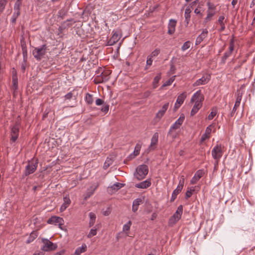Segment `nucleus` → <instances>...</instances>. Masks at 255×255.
I'll use <instances>...</instances> for the list:
<instances>
[{
  "label": "nucleus",
  "mask_w": 255,
  "mask_h": 255,
  "mask_svg": "<svg viewBox=\"0 0 255 255\" xmlns=\"http://www.w3.org/2000/svg\"><path fill=\"white\" fill-rule=\"evenodd\" d=\"M47 50V46L43 44L38 47H35L32 51V54L37 60H40L45 55Z\"/></svg>",
  "instance_id": "f257e3e1"
},
{
  "label": "nucleus",
  "mask_w": 255,
  "mask_h": 255,
  "mask_svg": "<svg viewBox=\"0 0 255 255\" xmlns=\"http://www.w3.org/2000/svg\"><path fill=\"white\" fill-rule=\"evenodd\" d=\"M148 172V168L146 165L142 164L138 166L136 169L134 176L138 180H140L144 178Z\"/></svg>",
  "instance_id": "f03ea898"
},
{
  "label": "nucleus",
  "mask_w": 255,
  "mask_h": 255,
  "mask_svg": "<svg viewBox=\"0 0 255 255\" xmlns=\"http://www.w3.org/2000/svg\"><path fill=\"white\" fill-rule=\"evenodd\" d=\"M22 4L21 0H16L13 7V13L11 18L12 24H15L17 18L20 14V7Z\"/></svg>",
  "instance_id": "7ed1b4c3"
},
{
  "label": "nucleus",
  "mask_w": 255,
  "mask_h": 255,
  "mask_svg": "<svg viewBox=\"0 0 255 255\" xmlns=\"http://www.w3.org/2000/svg\"><path fill=\"white\" fill-rule=\"evenodd\" d=\"M38 163V161L37 159L29 161L27 165L25 166L24 175L26 176L34 173L37 168Z\"/></svg>",
  "instance_id": "20e7f679"
},
{
  "label": "nucleus",
  "mask_w": 255,
  "mask_h": 255,
  "mask_svg": "<svg viewBox=\"0 0 255 255\" xmlns=\"http://www.w3.org/2000/svg\"><path fill=\"white\" fill-rule=\"evenodd\" d=\"M42 242L43 244L42 250L45 252L53 251L56 249L57 247L56 244H53L52 242L46 239H42Z\"/></svg>",
  "instance_id": "39448f33"
},
{
  "label": "nucleus",
  "mask_w": 255,
  "mask_h": 255,
  "mask_svg": "<svg viewBox=\"0 0 255 255\" xmlns=\"http://www.w3.org/2000/svg\"><path fill=\"white\" fill-rule=\"evenodd\" d=\"M213 158L216 160L217 164L218 163L220 159L223 155V151L221 145H217L212 150Z\"/></svg>",
  "instance_id": "423d86ee"
},
{
  "label": "nucleus",
  "mask_w": 255,
  "mask_h": 255,
  "mask_svg": "<svg viewBox=\"0 0 255 255\" xmlns=\"http://www.w3.org/2000/svg\"><path fill=\"white\" fill-rule=\"evenodd\" d=\"M183 213V206L180 205L177 208L176 211L173 215L169 220V223L171 224H175L178 221Z\"/></svg>",
  "instance_id": "0eeeda50"
},
{
  "label": "nucleus",
  "mask_w": 255,
  "mask_h": 255,
  "mask_svg": "<svg viewBox=\"0 0 255 255\" xmlns=\"http://www.w3.org/2000/svg\"><path fill=\"white\" fill-rule=\"evenodd\" d=\"M242 87L240 88V90H238L237 92V98L235 104V105L233 107V109L232 110V111L231 113L230 114V116L233 117L234 115V113L236 111L237 108L239 107L242 98V95L243 93L242 92H241V89Z\"/></svg>",
  "instance_id": "6e6552de"
},
{
  "label": "nucleus",
  "mask_w": 255,
  "mask_h": 255,
  "mask_svg": "<svg viewBox=\"0 0 255 255\" xmlns=\"http://www.w3.org/2000/svg\"><path fill=\"white\" fill-rule=\"evenodd\" d=\"M184 119V115L183 114L181 115L180 117L178 119V120L176 121L174 124L171 126L170 129L168 132V135L171 133V132L172 130H175L179 128L180 126L183 124Z\"/></svg>",
  "instance_id": "1a4fd4ad"
},
{
  "label": "nucleus",
  "mask_w": 255,
  "mask_h": 255,
  "mask_svg": "<svg viewBox=\"0 0 255 255\" xmlns=\"http://www.w3.org/2000/svg\"><path fill=\"white\" fill-rule=\"evenodd\" d=\"M204 100V97L201 94V90L197 91L192 96L191 102H195V103L202 104Z\"/></svg>",
  "instance_id": "9d476101"
},
{
  "label": "nucleus",
  "mask_w": 255,
  "mask_h": 255,
  "mask_svg": "<svg viewBox=\"0 0 255 255\" xmlns=\"http://www.w3.org/2000/svg\"><path fill=\"white\" fill-rule=\"evenodd\" d=\"M47 223L48 224H58L59 226H61L63 225L64 220L62 218L53 216L48 220Z\"/></svg>",
  "instance_id": "9b49d317"
},
{
  "label": "nucleus",
  "mask_w": 255,
  "mask_h": 255,
  "mask_svg": "<svg viewBox=\"0 0 255 255\" xmlns=\"http://www.w3.org/2000/svg\"><path fill=\"white\" fill-rule=\"evenodd\" d=\"M204 171L203 170H198L191 180V184H195L203 176Z\"/></svg>",
  "instance_id": "f8f14e48"
},
{
  "label": "nucleus",
  "mask_w": 255,
  "mask_h": 255,
  "mask_svg": "<svg viewBox=\"0 0 255 255\" xmlns=\"http://www.w3.org/2000/svg\"><path fill=\"white\" fill-rule=\"evenodd\" d=\"M158 140V133L157 132H155L153 135L151 139V143L150 145L149 146L147 150L148 151H150L151 150H153L154 149V146L155 145Z\"/></svg>",
  "instance_id": "ddd939ff"
},
{
  "label": "nucleus",
  "mask_w": 255,
  "mask_h": 255,
  "mask_svg": "<svg viewBox=\"0 0 255 255\" xmlns=\"http://www.w3.org/2000/svg\"><path fill=\"white\" fill-rule=\"evenodd\" d=\"M121 36L119 33V32L116 31L114 33L112 37L110 39V40L108 42V44L109 45H113L116 42H117L121 38Z\"/></svg>",
  "instance_id": "4468645a"
},
{
  "label": "nucleus",
  "mask_w": 255,
  "mask_h": 255,
  "mask_svg": "<svg viewBox=\"0 0 255 255\" xmlns=\"http://www.w3.org/2000/svg\"><path fill=\"white\" fill-rule=\"evenodd\" d=\"M210 76L207 75L206 77L203 76L200 79L197 80L193 84L194 86H198L201 85H205L210 80Z\"/></svg>",
  "instance_id": "2eb2a0df"
},
{
  "label": "nucleus",
  "mask_w": 255,
  "mask_h": 255,
  "mask_svg": "<svg viewBox=\"0 0 255 255\" xmlns=\"http://www.w3.org/2000/svg\"><path fill=\"white\" fill-rule=\"evenodd\" d=\"M176 22L177 21L175 19H170L168 26V33L169 34H172L174 32Z\"/></svg>",
  "instance_id": "dca6fc26"
},
{
  "label": "nucleus",
  "mask_w": 255,
  "mask_h": 255,
  "mask_svg": "<svg viewBox=\"0 0 255 255\" xmlns=\"http://www.w3.org/2000/svg\"><path fill=\"white\" fill-rule=\"evenodd\" d=\"M208 33V31L207 29H204L196 38L195 45H199L207 37Z\"/></svg>",
  "instance_id": "f3484780"
},
{
  "label": "nucleus",
  "mask_w": 255,
  "mask_h": 255,
  "mask_svg": "<svg viewBox=\"0 0 255 255\" xmlns=\"http://www.w3.org/2000/svg\"><path fill=\"white\" fill-rule=\"evenodd\" d=\"M98 184H94L91 186L89 188L87 189L86 193V196L84 198L85 200H87L94 194L95 191L98 188Z\"/></svg>",
  "instance_id": "a211bd4d"
},
{
  "label": "nucleus",
  "mask_w": 255,
  "mask_h": 255,
  "mask_svg": "<svg viewBox=\"0 0 255 255\" xmlns=\"http://www.w3.org/2000/svg\"><path fill=\"white\" fill-rule=\"evenodd\" d=\"M169 107V103H165L156 115V118L160 119L164 115Z\"/></svg>",
  "instance_id": "6ab92c4d"
},
{
  "label": "nucleus",
  "mask_w": 255,
  "mask_h": 255,
  "mask_svg": "<svg viewBox=\"0 0 255 255\" xmlns=\"http://www.w3.org/2000/svg\"><path fill=\"white\" fill-rule=\"evenodd\" d=\"M150 185L151 182L149 180H146L144 181L136 184L135 185V187L138 188L146 189L149 187Z\"/></svg>",
  "instance_id": "aec40b11"
},
{
  "label": "nucleus",
  "mask_w": 255,
  "mask_h": 255,
  "mask_svg": "<svg viewBox=\"0 0 255 255\" xmlns=\"http://www.w3.org/2000/svg\"><path fill=\"white\" fill-rule=\"evenodd\" d=\"M211 130L212 129L210 126H209L206 128L205 133H204L201 136V141L203 142L210 137V134L211 132Z\"/></svg>",
  "instance_id": "412c9836"
},
{
  "label": "nucleus",
  "mask_w": 255,
  "mask_h": 255,
  "mask_svg": "<svg viewBox=\"0 0 255 255\" xmlns=\"http://www.w3.org/2000/svg\"><path fill=\"white\" fill-rule=\"evenodd\" d=\"M87 249V246L86 244H83L81 247L78 248L75 252V255H80L82 253L86 252Z\"/></svg>",
  "instance_id": "4be33fe9"
},
{
  "label": "nucleus",
  "mask_w": 255,
  "mask_h": 255,
  "mask_svg": "<svg viewBox=\"0 0 255 255\" xmlns=\"http://www.w3.org/2000/svg\"><path fill=\"white\" fill-rule=\"evenodd\" d=\"M202 104H198L195 103L191 111V116H193L195 115L198 110L201 108Z\"/></svg>",
  "instance_id": "5701e85b"
},
{
  "label": "nucleus",
  "mask_w": 255,
  "mask_h": 255,
  "mask_svg": "<svg viewBox=\"0 0 255 255\" xmlns=\"http://www.w3.org/2000/svg\"><path fill=\"white\" fill-rule=\"evenodd\" d=\"M186 92L182 93V94H181L180 95H179L178 96L177 99L176 101V103L181 105L183 103L185 99L186 98Z\"/></svg>",
  "instance_id": "b1692460"
},
{
  "label": "nucleus",
  "mask_w": 255,
  "mask_h": 255,
  "mask_svg": "<svg viewBox=\"0 0 255 255\" xmlns=\"http://www.w3.org/2000/svg\"><path fill=\"white\" fill-rule=\"evenodd\" d=\"M89 217H90V221L89 223V226L90 227H91L94 226V225L95 223L96 216L94 213L90 212L89 213Z\"/></svg>",
  "instance_id": "393cba45"
},
{
  "label": "nucleus",
  "mask_w": 255,
  "mask_h": 255,
  "mask_svg": "<svg viewBox=\"0 0 255 255\" xmlns=\"http://www.w3.org/2000/svg\"><path fill=\"white\" fill-rule=\"evenodd\" d=\"M181 190L176 188L172 192V196L170 199V202H173L176 199L177 195L181 191Z\"/></svg>",
  "instance_id": "a878e982"
},
{
  "label": "nucleus",
  "mask_w": 255,
  "mask_h": 255,
  "mask_svg": "<svg viewBox=\"0 0 255 255\" xmlns=\"http://www.w3.org/2000/svg\"><path fill=\"white\" fill-rule=\"evenodd\" d=\"M113 159L110 157H107L104 163L103 168L105 169H107L111 165L113 164Z\"/></svg>",
  "instance_id": "bb28decb"
},
{
  "label": "nucleus",
  "mask_w": 255,
  "mask_h": 255,
  "mask_svg": "<svg viewBox=\"0 0 255 255\" xmlns=\"http://www.w3.org/2000/svg\"><path fill=\"white\" fill-rule=\"evenodd\" d=\"M161 78V75L160 74H158L157 75H156L153 80V88L154 89H155L158 86V83Z\"/></svg>",
  "instance_id": "cd10ccee"
},
{
  "label": "nucleus",
  "mask_w": 255,
  "mask_h": 255,
  "mask_svg": "<svg viewBox=\"0 0 255 255\" xmlns=\"http://www.w3.org/2000/svg\"><path fill=\"white\" fill-rule=\"evenodd\" d=\"M124 184L120 183L117 182L115 184H113L111 186V188L115 191H118L123 187H124Z\"/></svg>",
  "instance_id": "c85d7f7f"
},
{
  "label": "nucleus",
  "mask_w": 255,
  "mask_h": 255,
  "mask_svg": "<svg viewBox=\"0 0 255 255\" xmlns=\"http://www.w3.org/2000/svg\"><path fill=\"white\" fill-rule=\"evenodd\" d=\"M207 15L205 18V22H207L208 21H210L212 17L215 14V11H211L209 10H207Z\"/></svg>",
  "instance_id": "c756f323"
},
{
  "label": "nucleus",
  "mask_w": 255,
  "mask_h": 255,
  "mask_svg": "<svg viewBox=\"0 0 255 255\" xmlns=\"http://www.w3.org/2000/svg\"><path fill=\"white\" fill-rule=\"evenodd\" d=\"M85 100L89 105H91L93 102V96L89 93L86 95Z\"/></svg>",
  "instance_id": "7c9ffc66"
},
{
  "label": "nucleus",
  "mask_w": 255,
  "mask_h": 255,
  "mask_svg": "<svg viewBox=\"0 0 255 255\" xmlns=\"http://www.w3.org/2000/svg\"><path fill=\"white\" fill-rule=\"evenodd\" d=\"M7 3V0H0V14L1 13Z\"/></svg>",
  "instance_id": "2f4dec72"
},
{
  "label": "nucleus",
  "mask_w": 255,
  "mask_h": 255,
  "mask_svg": "<svg viewBox=\"0 0 255 255\" xmlns=\"http://www.w3.org/2000/svg\"><path fill=\"white\" fill-rule=\"evenodd\" d=\"M140 147H141L140 145L138 144H137L135 147L134 151L133 152V153H136L134 155H132V154H131L129 156L131 157V158H133L135 156L138 155L139 154V151L140 149Z\"/></svg>",
  "instance_id": "473e14b6"
},
{
  "label": "nucleus",
  "mask_w": 255,
  "mask_h": 255,
  "mask_svg": "<svg viewBox=\"0 0 255 255\" xmlns=\"http://www.w3.org/2000/svg\"><path fill=\"white\" fill-rule=\"evenodd\" d=\"M234 49V38H232L230 40V45H229V50L227 52L232 54Z\"/></svg>",
  "instance_id": "72a5a7b5"
},
{
  "label": "nucleus",
  "mask_w": 255,
  "mask_h": 255,
  "mask_svg": "<svg viewBox=\"0 0 255 255\" xmlns=\"http://www.w3.org/2000/svg\"><path fill=\"white\" fill-rule=\"evenodd\" d=\"M97 228H94L91 229L90 232L87 235L88 238H91L92 237L97 235Z\"/></svg>",
  "instance_id": "f704fd0d"
},
{
  "label": "nucleus",
  "mask_w": 255,
  "mask_h": 255,
  "mask_svg": "<svg viewBox=\"0 0 255 255\" xmlns=\"http://www.w3.org/2000/svg\"><path fill=\"white\" fill-rule=\"evenodd\" d=\"M143 199H141L140 198H136L133 200L132 204H133V205L137 206L138 207V206L140 204H142L143 203Z\"/></svg>",
  "instance_id": "c9c22d12"
},
{
  "label": "nucleus",
  "mask_w": 255,
  "mask_h": 255,
  "mask_svg": "<svg viewBox=\"0 0 255 255\" xmlns=\"http://www.w3.org/2000/svg\"><path fill=\"white\" fill-rule=\"evenodd\" d=\"M190 46H191L190 41H187L183 44V45L181 47V50L183 51H185L187 49H188V48H189Z\"/></svg>",
  "instance_id": "e433bc0d"
},
{
  "label": "nucleus",
  "mask_w": 255,
  "mask_h": 255,
  "mask_svg": "<svg viewBox=\"0 0 255 255\" xmlns=\"http://www.w3.org/2000/svg\"><path fill=\"white\" fill-rule=\"evenodd\" d=\"M175 79V76L171 77L168 80L165 82L162 85V87H166L170 85Z\"/></svg>",
  "instance_id": "4c0bfd02"
},
{
  "label": "nucleus",
  "mask_w": 255,
  "mask_h": 255,
  "mask_svg": "<svg viewBox=\"0 0 255 255\" xmlns=\"http://www.w3.org/2000/svg\"><path fill=\"white\" fill-rule=\"evenodd\" d=\"M184 178L183 176H182L177 188L179 189V190H182L184 186Z\"/></svg>",
  "instance_id": "58836bf2"
},
{
  "label": "nucleus",
  "mask_w": 255,
  "mask_h": 255,
  "mask_svg": "<svg viewBox=\"0 0 255 255\" xmlns=\"http://www.w3.org/2000/svg\"><path fill=\"white\" fill-rule=\"evenodd\" d=\"M207 4L208 6V10H207L214 11V10L216 9V5H215L214 4L210 2H208Z\"/></svg>",
  "instance_id": "ea45409f"
},
{
  "label": "nucleus",
  "mask_w": 255,
  "mask_h": 255,
  "mask_svg": "<svg viewBox=\"0 0 255 255\" xmlns=\"http://www.w3.org/2000/svg\"><path fill=\"white\" fill-rule=\"evenodd\" d=\"M184 16H185V25L186 27H187L189 24V21L190 20L191 15H190V14L185 13Z\"/></svg>",
  "instance_id": "a19ab883"
},
{
  "label": "nucleus",
  "mask_w": 255,
  "mask_h": 255,
  "mask_svg": "<svg viewBox=\"0 0 255 255\" xmlns=\"http://www.w3.org/2000/svg\"><path fill=\"white\" fill-rule=\"evenodd\" d=\"M131 225V222L129 221L127 224H125L123 226V231H128L130 229V226Z\"/></svg>",
  "instance_id": "79ce46f5"
},
{
  "label": "nucleus",
  "mask_w": 255,
  "mask_h": 255,
  "mask_svg": "<svg viewBox=\"0 0 255 255\" xmlns=\"http://www.w3.org/2000/svg\"><path fill=\"white\" fill-rule=\"evenodd\" d=\"M19 129L16 126H14L12 128L11 130V134L16 135L18 136Z\"/></svg>",
  "instance_id": "37998d69"
},
{
  "label": "nucleus",
  "mask_w": 255,
  "mask_h": 255,
  "mask_svg": "<svg viewBox=\"0 0 255 255\" xmlns=\"http://www.w3.org/2000/svg\"><path fill=\"white\" fill-rule=\"evenodd\" d=\"M231 55V53H230L229 52H226L224 55L222 56V62L223 63H225L226 62V61L227 60V59Z\"/></svg>",
  "instance_id": "c03bdc74"
},
{
  "label": "nucleus",
  "mask_w": 255,
  "mask_h": 255,
  "mask_svg": "<svg viewBox=\"0 0 255 255\" xmlns=\"http://www.w3.org/2000/svg\"><path fill=\"white\" fill-rule=\"evenodd\" d=\"M111 73L109 70H107L104 71V72H102V76L103 79H104L105 80H108L109 75Z\"/></svg>",
  "instance_id": "a18cd8bd"
},
{
  "label": "nucleus",
  "mask_w": 255,
  "mask_h": 255,
  "mask_svg": "<svg viewBox=\"0 0 255 255\" xmlns=\"http://www.w3.org/2000/svg\"><path fill=\"white\" fill-rule=\"evenodd\" d=\"M101 110L102 112H103L105 113H107L109 110V105L105 103L103 105V107L101 108Z\"/></svg>",
  "instance_id": "49530a36"
},
{
  "label": "nucleus",
  "mask_w": 255,
  "mask_h": 255,
  "mask_svg": "<svg viewBox=\"0 0 255 255\" xmlns=\"http://www.w3.org/2000/svg\"><path fill=\"white\" fill-rule=\"evenodd\" d=\"M160 50L159 49H155L152 52L151 54L149 55L151 57L157 56L160 53Z\"/></svg>",
  "instance_id": "de8ad7c7"
},
{
  "label": "nucleus",
  "mask_w": 255,
  "mask_h": 255,
  "mask_svg": "<svg viewBox=\"0 0 255 255\" xmlns=\"http://www.w3.org/2000/svg\"><path fill=\"white\" fill-rule=\"evenodd\" d=\"M37 237V235L36 234V233H32L30 235V237L29 238V239L27 240V242L28 243H30L31 242H32L34 239H35L36 237Z\"/></svg>",
  "instance_id": "09e8293b"
},
{
  "label": "nucleus",
  "mask_w": 255,
  "mask_h": 255,
  "mask_svg": "<svg viewBox=\"0 0 255 255\" xmlns=\"http://www.w3.org/2000/svg\"><path fill=\"white\" fill-rule=\"evenodd\" d=\"M26 59L24 58V59H23L21 64V70L23 73L25 72L26 69Z\"/></svg>",
  "instance_id": "8fccbe9b"
},
{
  "label": "nucleus",
  "mask_w": 255,
  "mask_h": 255,
  "mask_svg": "<svg viewBox=\"0 0 255 255\" xmlns=\"http://www.w3.org/2000/svg\"><path fill=\"white\" fill-rule=\"evenodd\" d=\"M63 200H64L63 204L67 207H68V206L70 205V204L71 203V201H70V199H69V198L67 197H65L63 198Z\"/></svg>",
  "instance_id": "3c124183"
},
{
  "label": "nucleus",
  "mask_w": 255,
  "mask_h": 255,
  "mask_svg": "<svg viewBox=\"0 0 255 255\" xmlns=\"http://www.w3.org/2000/svg\"><path fill=\"white\" fill-rule=\"evenodd\" d=\"M152 57L148 56L147 58L146 68L147 69L148 68L147 66H151L152 65Z\"/></svg>",
  "instance_id": "603ef678"
},
{
  "label": "nucleus",
  "mask_w": 255,
  "mask_h": 255,
  "mask_svg": "<svg viewBox=\"0 0 255 255\" xmlns=\"http://www.w3.org/2000/svg\"><path fill=\"white\" fill-rule=\"evenodd\" d=\"M194 191V189H190V190H187L186 195H185V198L187 199L188 198H190L192 195V192Z\"/></svg>",
  "instance_id": "864d4df0"
},
{
  "label": "nucleus",
  "mask_w": 255,
  "mask_h": 255,
  "mask_svg": "<svg viewBox=\"0 0 255 255\" xmlns=\"http://www.w3.org/2000/svg\"><path fill=\"white\" fill-rule=\"evenodd\" d=\"M95 103L97 106L103 105L105 104L104 100L101 99H96Z\"/></svg>",
  "instance_id": "5fc2aeb1"
},
{
  "label": "nucleus",
  "mask_w": 255,
  "mask_h": 255,
  "mask_svg": "<svg viewBox=\"0 0 255 255\" xmlns=\"http://www.w3.org/2000/svg\"><path fill=\"white\" fill-rule=\"evenodd\" d=\"M216 114H217V113L216 111H212L208 117V120H212L214 118V117L216 116Z\"/></svg>",
  "instance_id": "6e6d98bb"
},
{
  "label": "nucleus",
  "mask_w": 255,
  "mask_h": 255,
  "mask_svg": "<svg viewBox=\"0 0 255 255\" xmlns=\"http://www.w3.org/2000/svg\"><path fill=\"white\" fill-rule=\"evenodd\" d=\"M111 212V208L110 207H108L107 208L106 211H103V214L104 215L107 216L109 215V214Z\"/></svg>",
  "instance_id": "4d7b16f0"
},
{
  "label": "nucleus",
  "mask_w": 255,
  "mask_h": 255,
  "mask_svg": "<svg viewBox=\"0 0 255 255\" xmlns=\"http://www.w3.org/2000/svg\"><path fill=\"white\" fill-rule=\"evenodd\" d=\"M151 91H146L145 92H144L143 93V95H142V97L143 98H148V97L150 96V94H151Z\"/></svg>",
  "instance_id": "13d9d810"
},
{
  "label": "nucleus",
  "mask_w": 255,
  "mask_h": 255,
  "mask_svg": "<svg viewBox=\"0 0 255 255\" xmlns=\"http://www.w3.org/2000/svg\"><path fill=\"white\" fill-rule=\"evenodd\" d=\"M225 19V17L223 15H221L219 17V18H218V22L219 23V24H223L224 23V20Z\"/></svg>",
  "instance_id": "bf43d9fd"
},
{
  "label": "nucleus",
  "mask_w": 255,
  "mask_h": 255,
  "mask_svg": "<svg viewBox=\"0 0 255 255\" xmlns=\"http://www.w3.org/2000/svg\"><path fill=\"white\" fill-rule=\"evenodd\" d=\"M22 53H23V59H24V58H25V59H26L27 50L24 47V46L23 45H22Z\"/></svg>",
  "instance_id": "052dcab7"
},
{
  "label": "nucleus",
  "mask_w": 255,
  "mask_h": 255,
  "mask_svg": "<svg viewBox=\"0 0 255 255\" xmlns=\"http://www.w3.org/2000/svg\"><path fill=\"white\" fill-rule=\"evenodd\" d=\"M72 96L73 93L71 92H70L67 94L66 95H65V98L66 99L70 100L72 98Z\"/></svg>",
  "instance_id": "680f3d73"
},
{
  "label": "nucleus",
  "mask_w": 255,
  "mask_h": 255,
  "mask_svg": "<svg viewBox=\"0 0 255 255\" xmlns=\"http://www.w3.org/2000/svg\"><path fill=\"white\" fill-rule=\"evenodd\" d=\"M199 3V0H195L194 1L192 2L191 3H190L189 5L190 6V7L193 8V7L195 5H196V4Z\"/></svg>",
  "instance_id": "e2e57ef3"
},
{
  "label": "nucleus",
  "mask_w": 255,
  "mask_h": 255,
  "mask_svg": "<svg viewBox=\"0 0 255 255\" xmlns=\"http://www.w3.org/2000/svg\"><path fill=\"white\" fill-rule=\"evenodd\" d=\"M191 7L189 5L188 7H186L185 10V13H188L190 14L191 12Z\"/></svg>",
  "instance_id": "0e129e2a"
},
{
  "label": "nucleus",
  "mask_w": 255,
  "mask_h": 255,
  "mask_svg": "<svg viewBox=\"0 0 255 255\" xmlns=\"http://www.w3.org/2000/svg\"><path fill=\"white\" fill-rule=\"evenodd\" d=\"M65 14L63 13L61 10H59L58 12V16L60 17L62 19H63L64 17Z\"/></svg>",
  "instance_id": "69168bd1"
},
{
  "label": "nucleus",
  "mask_w": 255,
  "mask_h": 255,
  "mask_svg": "<svg viewBox=\"0 0 255 255\" xmlns=\"http://www.w3.org/2000/svg\"><path fill=\"white\" fill-rule=\"evenodd\" d=\"M194 13L196 14H199L200 15L201 17L203 16V14L200 12V11L198 9V8H196L194 10Z\"/></svg>",
  "instance_id": "338daca9"
},
{
  "label": "nucleus",
  "mask_w": 255,
  "mask_h": 255,
  "mask_svg": "<svg viewBox=\"0 0 255 255\" xmlns=\"http://www.w3.org/2000/svg\"><path fill=\"white\" fill-rule=\"evenodd\" d=\"M11 140L13 141V142H15L17 137H18V135H12V134H11Z\"/></svg>",
  "instance_id": "774afa93"
}]
</instances>
